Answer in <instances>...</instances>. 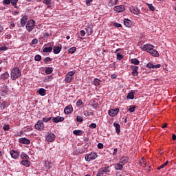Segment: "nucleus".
Returning a JSON list of instances; mask_svg holds the SVG:
<instances>
[{
    "instance_id": "28",
    "label": "nucleus",
    "mask_w": 176,
    "mask_h": 176,
    "mask_svg": "<svg viewBox=\"0 0 176 176\" xmlns=\"http://www.w3.org/2000/svg\"><path fill=\"white\" fill-rule=\"evenodd\" d=\"M73 80L74 77H71L67 74L65 78V82H66V83H71V82H72Z\"/></svg>"
},
{
    "instance_id": "59",
    "label": "nucleus",
    "mask_w": 176,
    "mask_h": 176,
    "mask_svg": "<svg viewBox=\"0 0 176 176\" xmlns=\"http://www.w3.org/2000/svg\"><path fill=\"white\" fill-rule=\"evenodd\" d=\"M91 2H93V0H86V5L87 6H90L91 4Z\"/></svg>"
},
{
    "instance_id": "51",
    "label": "nucleus",
    "mask_w": 176,
    "mask_h": 176,
    "mask_svg": "<svg viewBox=\"0 0 176 176\" xmlns=\"http://www.w3.org/2000/svg\"><path fill=\"white\" fill-rule=\"evenodd\" d=\"M89 129H96L97 127V124L96 123H92L89 126Z\"/></svg>"
},
{
    "instance_id": "46",
    "label": "nucleus",
    "mask_w": 176,
    "mask_h": 176,
    "mask_svg": "<svg viewBox=\"0 0 176 176\" xmlns=\"http://www.w3.org/2000/svg\"><path fill=\"white\" fill-rule=\"evenodd\" d=\"M52 117L43 118V122H44V123H47V122H50V120H52Z\"/></svg>"
},
{
    "instance_id": "38",
    "label": "nucleus",
    "mask_w": 176,
    "mask_h": 176,
    "mask_svg": "<svg viewBox=\"0 0 176 176\" xmlns=\"http://www.w3.org/2000/svg\"><path fill=\"white\" fill-rule=\"evenodd\" d=\"M100 83H101V80L98 78H95L94 80V85L95 86H99Z\"/></svg>"
},
{
    "instance_id": "50",
    "label": "nucleus",
    "mask_w": 176,
    "mask_h": 176,
    "mask_svg": "<svg viewBox=\"0 0 176 176\" xmlns=\"http://www.w3.org/2000/svg\"><path fill=\"white\" fill-rule=\"evenodd\" d=\"M6 107V102H3L1 104L0 108L1 109H5Z\"/></svg>"
},
{
    "instance_id": "63",
    "label": "nucleus",
    "mask_w": 176,
    "mask_h": 176,
    "mask_svg": "<svg viewBox=\"0 0 176 176\" xmlns=\"http://www.w3.org/2000/svg\"><path fill=\"white\" fill-rule=\"evenodd\" d=\"M117 76H116V74H112L111 76V79H116V78H117Z\"/></svg>"
},
{
    "instance_id": "9",
    "label": "nucleus",
    "mask_w": 176,
    "mask_h": 176,
    "mask_svg": "<svg viewBox=\"0 0 176 176\" xmlns=\"http://www.w3.org/2000/svg\"><path fill=\"white\" fill-rule=\"evenodd\" d=\"M115 12H117V13H122V12H124L126 10V8L123 5L117 6L114 7Z\"/></svg>"
},
{
    "instance_id": "22",
    "label": "nucleus",
    "mask_w": 176,
    "mask_h": 176,
    "mask_svg": "<svg viewBox=\"0 0 176 176\" xmlns=\"http://www.w3.org/2000/svg\"><path fill=\"white\" fill-rule=\"evenodd\" d=\"M114 127H116V133L118 135L120 133V124L118 123H114L113 124Z\"/></svg>"
},
{
    "instance_id": "24",
    "label": "nucleus",
    "mask_w": 176,
    "mask_h": 176,
    "mask_svg": "<svg viewBox=\"0 0 176 176\" xmlns=\"http://www.w3.org/2000/svg\"><path fill=\"white\" fill-rule=\"evenodd\" d=\"M134 94H135V92L131 91L128 94L126 98H128V100H134Z\"/></svg>"
},
{
    "instance_id": "60",
    "label": "nucleus",
    "mask_w": 176,
    "mask_h": 176,
    "mask_svg": "<svg viewBox=\"0 0 176 176\" xmlns=\"http://www.w3.org/2000/svg\"><path fill=\"white\" fill-rule=\"evenodd\" d=\"M98 148L99 149H102V148H104V144H102V143H98Z\"/></svg>"
},
{
    "instance_id": "8",
    "label": "nucleus",
    "mask_w": 176,
    "mask_h": 176,
    "mask_svg": "<svg viewBox=\"0 0 176 176\" xmlns=\"http://www.w3.org/2000/svg\"><path fill=\"white\" fill-rule=\"evenodd\" d=\"M119 108L117 109H111L109 111V116H111V118H114V116H116L119 113Z\"/></svg>"
},
{
    "instance_id": "15",
    "label": "nucleus",
    "mask_w": 176,
    "mask_h": 176,
    "mask_svg": "<svg viewBox=\"0 0 176 176\" xmlns=\"http://www.w3.org/2000/svg\"><path fill=\"white\" fill-rule=\"evenodd\" d=\"M27 20H28V16L27 15H24L21 19V26L24 27L25 24L27 23Z\"/></svg>"
},
{
    "instance_id": "18",
    "label": "nucleus",
    "mask_w": 176,
    "mask_h": 176,
    "mask_svg": "<svg viewBox=\"0 0 176 176\" xmlns=\"http://www.w3.org/2000/svg\"><path fill=\"white\" fill-rule=\"evenodd\" d=\"M10 155L11 157H12V159H17L19 157V152L16 151H14V150H12L10 152Z\"/></svg>"
},
{
    "instance_id": "61",
    "label": "nucleus",
    "mask_w": 176,
    "mask_h": 176,
    "mask_svg": "<svg viewBox=\"0 0 176 176\" xmlns=\"http://www.w3.org/2000/svg\"><path fill=\"white\" fill-rule=\"evenodd\" d=\"M3 3H5V5H10V0H3Z\"/></svg>"
},
{
    "instance_id": "27",
    "label": "nucleus",
    "mask_w": 176,
    "mask_h": 176,
    "mask_svg": "<svg viewBox=\"0 0 176 176\" xmlns=\"http://www.w3.org/2000/svg\"><path fill=\"white\" fill-rule=\"evenodd\" d=\"M38 94H40V96H42L43 97L44 96H46V89L41 88L38 89Z\"/></svg>"
},
{
    "instance_id": "52",
    "label": "nucleus",
    "mask_w": 176,
    "mask_h": 176,
    "mask_svg": "<svg viewBox=\"0 0 176 176\" xmlns=\"http://www.w3.org/2000/svg\"><path fill=\"white\" fill-rule=\"evenodd\" d=\"M10 2L12 6H14V5H17V2H19V0H10Z\"/></svg>"
},
{
    "instance_id": "16",
    "label": "nucleus",
    "mask_w": 176,
    "mask_h": 176,
    "mask_svg": "<svg viewBox=\"0 0 176 176\" xmlns=\"http://www.w3.org/2000/svg\"><path fill=\"white\" fill-rule=\"evenodd\" d=\"M52 120L54 123H58L60 122H64V118L60 116L53 117Z\"/></svg>"
},
{
    "instance_id": "11",
    "label": "nucleus",
    "mask_w": 176,
    "mask_h": 176,
    "mask_svg": "<svg viewBox=\"0 0 176 176\" xmlns=\"http://www.w3.org/2000/svg\"><path fill=\"white\" fill-rule=\"evenodd\" d=\"M19 144H25V145H30L31 144V141L30 139H27L25 138H21L19 139Z\"/></svg>"
},
{
    "instance_id": "23",
    "label": "nucleus",
    "mask_w": 176,
    "mask_h": 176,
    "mask_svg": "<svg viewBox=\"0 0 176 176\" xmlns=\"http://www.w3.org/2000/svg\"><path fill=\"white\" fill-rule=\"evenodd\" d=\"M118 2H119V0H109L108 6H115V5H118Z\"/></svg>"
},
{
    "instance_id": "25",
    "label": "nucleus",
    "mask_w": 176,
    "mask_h": 176,
    "mask_svg": "<svg viewBox=\"0 0 176 176\" xmlns=\"http://www.w3.org/2000/svg\"><path fill=\"white\" fill-rule=\"evenodd\" d=\"M149 53L153 57H159V52L156 51V50H154L153 48V50L151 51Z\"/></svg>"
},
{
    "instance_id": "39",
    "label": "nucleus",
    "mask_w": 176,
    "mask_h": 176,
    "mask_svg": "<svg viewBox=\"0 0 176 176\" xmlns=\"http://www.w3.org/2000/svg\"><path fill=\"white\" fill-rule=\"evenodd\" d=\"M45 166L46 168H52V162H50L49 161H46Z\"/></svg>"
},
{
    "instance_id": "64",
    "label": "nucleus",
    "mask_w": 176,
    "mask_h": 176,
    "mask_svg": "<svg viewBox=\"0 0 176 176\" xmlns=\"http://www.w3.org/2000/svg\"><path fill=\"white\" fill-rule=\"evenodd\" d=\"M116 176H122V173L120 172H117L116 174Z\"/></svg>"
},
{
    "instance_id": "36",
    "label": "nucleus",
    "mask_w": 176,
    "mask_h": 176,
    "mask_svg": "<svg viewBox=\"0 0 176 176\" xmlns=\"http://www.w3.org/2000/svg\"><path fill=\"white\" fill-rule=\"evenodd\" d=\"M8 78H9V73H4L1 76V79H3V80H5V79H8Z\"/></svg>"
},
{
    "instance_id": "40",
    "label": "nucleus",
    "mask_w": 176,
    "mask_h": 176,
    "mask_svg": "<svg viewBox=\"0 0 176 176\" xmlns=\"http://www.w3.org/2000/svg\"><path fill=\"white\" fill-rule=\"evenodd\" d=\"M53 80V76H47L45 78V82H50Z\"/></svg>"
},
{
    "instance_id": "6",
    "label": "nucleus",
    "mask_w": 176,
    "mask_h": 176,
    "mask_svg": "<svg viewBox=\"0 0 176 176\" xmlns=\"http://www.w3.org/2000/svg\"><path fill=\"white\" fill-rule=\"evenodd\" d=\"M34 127L36 130H40V131H42V130L45 129V124H43V122L38 120Z\"/></svg>"
},
{
    "instance_id": "21",
    "label": "nucleus",
    "mask_w": 176,
    "mask_h": 176,
    "mask_svg": "<svg viewBox=\"0 0 176 176\" xmlns=\"http://www.w3.org/2000/svg\"><path fill=\"white\" fill-rule=\"evenodd\" d=\"M124 24L125 27L130 28V27H131L132 23H131V21H130L129 19H124Z\"/></svg>"
},
{
    "instance_id": "31",
    "label": "nucleus",
    "mask_w": 176,
    "mask_h": 176,
    "mask_svg": "<svg viewBox=\"0 0 176 176\" xmlns=\"http://www.w3.org/2000/svg\"><path fill=\"white\" fill-rule=\"evenodd\" d=\"M73 134H74L75 135H82V134H83V131H82V130H74L73 131Z\"/></svg>"
},
{
    "instance_id": "54",
    "label": "nucleus",
    "mask_w": 176,
    "mask_h": 176,
    "mask_svg": "<svg viewBox=\"0 0 176 176\" xmlns=\"http://www.w3.org/2000/svg\"><path fill=\"white\" fill-rule=\"evenodd\" d=\"M113 26L116 27V28H120L122 27V24L118 23H114Z\"/></svg>"
},
{
    "instance_id": "2",
    "label": "nucleus",
    "mask_w": 176,
    "mask_h": 176,
    "mask_svg": "<svg viewBox=\"0 0 176 176\" xmlns=\"http://www.w3.org/2000/svg\"><path fill=\"white\" fill-rule=\"evenodd\" d=\"M111 174V167L107 166L100 168L97 173V176H102V175H110Z\"/></svg>"
},
{
    "instance_id": "26",
    "label": "nucleus",
    "mask_w": 176,
    "mask_h": 176,
    "mask_svg": "<svg viewBox=\"0 0 176 176\" xmlns=\"http://www.w3.org/2000/svg\"><path fill=\"white\" fill-rule=\"evenodd\" d=\"M123 166H124V165H122L120 162H119L118 164H116L114 165V167H115L116 170H123Z\"/></svg>"
},
{
    "instance_id": "19",
    "label": "nucleus",
    "mask_w": 176,
    "mask_h": 176,
    "mask_svg": "<svg viewBox=\"0 0 176 176\" xmlns=\"http://www.w3.org/2000/svg\"><path fill=\"white\" fill-rule=\"evenodd\" d=\"M21 164L25 166V167H30L31 166V162L28 160H23L21 162Z\"/></svg>"
},
{
    "instance_id": "45",
    "label": "nucleus",
    "mask_w": 176,
    "mask_h": 176,
    "mask_svg": "<svg viewBox=\"0 0 176 176\" xmlns=\"http://www.w3.org/2000/svg\"><path fill=\"white\" fill-rule=\"evenodd\" d=\"M51 61H52V58H50V57H46V58L44 59V63H45V64H47V63H51Z\"/></svg>"
},
{
    "instance_id": "4",
    "label": "nucleus",
    "mask_w": 176,
    "mask_h": 176,
    "mask_svg": "<svg viewBox=\"0 0 176 176\" xmlns=\"http://www.w3.org/2000/svg\"><path fill=\"white\" fill-rule=\"evenodd\" d=\"M97 153H91L85 157L86 162H91L97 157Z\"/></svg>"
},
{
    "instance_id": "1",
    "label": "nucleus",
    "mask_w": 176,
    "mask_h": 176,
    "mask_svg": "<svg viewBox=\"0 0 176 176\" xmlns=\"http://www.w3.org/2000/svg\"><path fill=\"white\" fill-rule=\"evenodd\" d=\"M21 76V71L19 67H14L11 71V79L12 80H16L19 77Z\"/></svg>"
},
{
    "instance_id": "62",
    "label": "nucleus",
    "mask_w": 176,
    "mask_h": 176,
    "mask_svg": "<svg viewBox=\"0 0 176 176\" xmlns=\"http://www.w3.org/2000/svg\"><path fill=\"white\" fill-rule=\"evenodd\" d=\"M116 153H118V148H116L113 149V155L115 156V155H116Z\"/></svg>"
},
{
    "instance_id": "7",
    "label": "nucleus",
    "mask_w": 176,
    "mask_h": 176,
    "mask_svg": "<svg viewBox=\"0 0 176 176\" xmlns=\"http://www.w3.org/2000/svg\"><path fill=\"white\" fill-rule=\"evenodd\" d=\"M153 45L151 44H146L142 47V50L149 53L153 50Z\"/></svg>"
},
{
    "instance_id": "10",
    "label": "nucleus",
    "mask_w": 176,
    "mask_h": 176,
    "mask_svg": "<svg viewBox=\"0 0 176 176\" xmlns=\"http://www.w3.org/2000/svg\"><path fill=\"white\" fill-rule=\"evenodd\" d=\"M162 67V65L157 64V65H153V63L148 62L146 65V68L149 69H157Z\"/></svg>"
},
{
    "instance_id": "35",
    "label": "nucleus",
    "mask_w": 176,
    "mask_h": 176,
    "mask_svg": "<svg viewBox=\"0 0 176 176\" xmlns=\"http://www.w3.org/2000/svg\"><path fill=\"white\" fill-rule=\"evenodd\" d=\"M45 74L50 75L53 72V69L52 67H47L45 71Z\"/></svg>"
},
{
    "instance_id": "49",
    "label": "nucleus",
    "mask_w": 176,
    "mask_h": 176,
    "mask_svg": "<svg viewBox=\"0 0 176 176\" xmlns=\"http://www.w3.org/2000/svg\"><path fill=\"white\" fill-rule=\"evenodd\" d=\"M68 76L74 78V75H75V71H71L67 73Z\"/></svg>"
},
{
    "instance_id": "17",
    "label": "nucleus",
    "mask_w": 176,
    "mask_h": 176,
    "mask_svg": "<svg viewBox=\"0 0 176 176\" xmlns=\"http://www.w3.org/2000/svg\"><path fill=\"white\" fill-rule=\"evenodd\" d=\"M63 47L60 46H54L53 48V52L54 54H58L61 52Z\"/></svg>"
},
{
    "instance_id": "58",
    "label": "nucleus",
    "mask_w": 176,
    "mask_h": 176,
    "mask_svg": "<svg viewBox=\"0 0 176 176\" xmlns=\"http://www.w3.org/2000/svg\"><path fill=\"white\" fill-rule=\"evenodd\" d=\"M80 36H85V35H86V32H85V30H80Z\"/></svg>"
},
{
    "instance_id": "48",
    "label": "nucleus",
    "mask_w": 176,
    "mask_h": 176,
    "mask_svg": "<svg viewBox=\"0 0 176 176\" xmlns=\"http://www.w3.org/2000/svg\"><path fill=\"white\" fill-rule=\"evenodd\" d=\"M9 129H10V126H9V124H6V125H3V130H4V131H8Z\"/></svg>"
},
{
    "instance_id": "41",
    "label": "nucleus",
    "mask_w": 176,
    "mask_h": 176,
    "mask_svg": "<svg viewBox=\"0 0 176 176\" xmlns=\"http://www.w3.org/2000/svg\"><path fill=\"white\" fill-rule=\"evenodd\" d=\"M43 3L47 5V6H50V5H52V0H44Z\"/></svg>"
},
{
    "instance_id": "57",
    "label": "nucleus",
    "mask_w": 176,
    "mask_h": 176,
    "mask_svg": "<svg viewBox=\"0 0 176 176\" xmlns=\"http://www.w3.org/2000/svg\"><path fill=\"white\" fill-rule=\"evenodd\" d=\"M32 45H38V40L36 38H34L32 41Z\"/></svg>"
},
{
    "instance_id": "14",
    "label": "nucleus",
    "mask_w": 176,
    "mask_h": 176,
    "mask_svg": "<svg viewBox=\"0 0 176 176\" xmlns=\"http://www.w3.org/2000/svg\"><path fill=\"white\" fill-rule=\"evenodd\" d=\"M64 112L66 115H69V113H72L74 112V108L72 107V105H68L67 106L65 109Z\"/></svg>"
},
{
    "instance_id": "47",
    "label": "nucleus",
    "mask_w": 176,
    "mask_h": 176,
    "mask_svg": "<svg viewBox=\"0 0 176 176\" xmlns=\"http://www.w3.org/2000/svg\"><path fill=\"white\" fill-rule=\"evenodd\" d=\"M35 61H41L42 60V56L41 55H36L34 56Z\"/></svg>"
},
{
    "instance_id": "34",
    "label": "nucleus",
    "mask_w": 176,
    "mask_h": 176,
    "mask_svg": "<svg viewBox=\"0 0 176 176\" xmlns=\"http://www.w3.org/2000/svg\"><path fill=\"white\" fill-rule=\"evenodd\" d=\"M76 52V47H72L68 50V53L70 54H74Z\"/></svg>"
},
{
    "instance_id": "29",
    "label": "nucleus",
    "mask_w": 176,
    "mask_h": 176,
    "mask_svg": "<svg viewBox=\"0 0 176 176\" xmlns=\"http://www.w3.org/2000/svg\"><path fill=\"white\" fill-rule=\"evenodd\" d=\"M85 31L87 34L88 36H90L93 34V28H90V27H87L86 29H85Z\"/></svg>"
},
{
    "instance_id": "13",
    "label": "nucleus",
    "mask_w": 176,
    "mask_h": 176,
    "mask_svg": "<svg viewBox=\"0 0 176 176\" xmlns=\"http://www.w3.org/2000/svg\"><path fill=\"white\" fill-rule=\"evenodd\" d=\"M130 12L131 13H133L134 14L138 15V14H140L141 10L140 9H138V8L136 6H131L130 8Z\"/></svg>"
},
{
    "instance_id": "55",
    "label": "nucleus",
    "mask_w": 176,
    "mask_h": 176,
    "mask_svg": "<svg viewBox=\"0 0 176 176\" xmlns=\"http://www.w3.org/2000/svg\"><path fill=\"white\" fill-rule=\"evenodd\" d=\"M82 104H83V102L82 101V100H78L76 102V105H77V107H80Z\"/></svg>"
},
{
    "instance_id": "5",
    "label": "nucleus",
    "mask_w": 176,
    "mask_h": 176,
    "mask_svg": "<svg viewBox=\"0 0 176 176\" xmlns=\"http://www.w3.org/2000/svg\"><path fill=\"white\" fill-rule=\"evenodd\" d=\"M56 140V135L53 133H50L46 135L45 140L47 142H53Z\"/></svg>"
},
{
    "instance_id": "43",
    "label": "nucleus",
    "mask_w": 176,
    "mask_h": 176,
    "mask_svg": "<svg viewBox=\"0 0 176 176\" xmlns=\"http://www.w3.org/2000/svg\"><path fill=\"white\" fill-rule=\"evenodd\" d=\"M123 58H124L123 55L120 54V53H117V60L120 61V60H123Z\"/></svg>"
},
{
    "instance_id": "44",
    "label": "nucleus",
    "mask_w": 176,
    "mask_h": 176,
    "mask_svg": "<svg viewBox=\"0 0 176 176\" xmlns=\"http://www.w3.org/2000/svg\"><path fill=\"white\" fill-rule=\"evenodd\" d=\"M146 5L148 6V8L150 9V10H151V12H155V7L153 6V5L148 3H146Z\"/></svg>"
},
{
    "instance_id": "12",
    "label": "nucleus",
    "mask_w": 176,
    "mask_h": 176,
    "mask_svg": "<svg viewBox=\"0 0 176 176\" xmlns=\"http://www.w3.org/2000/svg\"><path fill=\"white\" fill-rule=\"evenodd\" d=\"M138 66L131 65V69L132 70V75L133 76H138Z\"/></svg>"
},
{
    "instance_id": "3",
    "label": "nucleus",
    "mask_w": 176,
    "mask_h": 176,
    "mask_svg": "<svg viewBox=\"0 0 176 176\" xmlns=\"http://www.w3.org/2000/svg\"><path fill=\"white\" fill-rule=\"evenodd\" d=\"M35 28V21L33 19L29 20L26 23V30L28 32H31Z\"/></svg>"
},
{
    "instance_id": "30",
    "label": "nucleus",
    "mask_w": 176,
    "mask_h": 176,
    "mask_svg": "<svg viewBox=\"0 0 176 176\" xmlns=\"http://www.w3.org/2000/svg\"><path fill=\"white\" fill-rule=\"evenodd\" d=\"M21 159H23V160H28V159H30V157L28 156V155H27L25 153H22L21 154Z\"/></svg>"
},
{
    "instance_id": "42",
    "label": "nucleus",
    "mask_w": 176,
    "mask_h": 176,
    "mask_svg": "<svg viewBox=\"0 0 176 176\" xmlns=\"http://www.w3.org/2000/svg\"><path fill=\"white\" fill-rule=\"evenodd\" d=\"M168 164V161H166L165 163H164L162 165H161L160 166H159L157 168V170H162V168H164V167H166V166H167Z\"/></svg>"
},
{
    "instance_id": "32",
    "label": "nucleus",
    "mask_w": 176,
    "mask_h": 176,
    "mask_svg": "<svg viewBox=\"0 0 176 176\" xmlns=\"http://www.w3.org/2000/svg\"><path fill=\"white\" fill-rule=\"evenodd\" d=\"M131 63L132 64H134V65H140V60H138V59H137V58H132L131 60Z\"/></svg>"
},
{
    "instance_id": "53",
    "label": "nucleus",
    "mask_w": 176,
    "mask_h": 176,
    "mask_svg": "<svg viewBox=\"0 0 176 176\" xmlns=\"http://www.w3.org/2000/svg\"><path fill=\"white\" fill-rule=\"evenodd\" d=\"M8 50V47L3 46V47H0V52H6Z\"/></svg>"
},
{
    "instance_id": "20",
    "label": "nucleus",
    "mask_w": 176,
    "mask_h": 176,
    "mask_svg": "<svg viewBox=\"0 0 176 176\" xmlns=\"http://www.w3.org/2000/svg\"><path fill=\"white\" fill-rule=\"evenodd\" d=\"M127 162H129V158L126 156L121 157L120 160V163L124 166L126 164V163H127Z\"/></svg>"
},
{
    "instance_id": "37",
    "label": "nucleus",
    "mask_w": 176,
    "mask_h": 176,
    "mask_svg": "<svg viewBox=\"0 0 176 176\" xmlns=\"http://www.w3.org/2000/svg\"><path fill=\"white\" fill-rule=\"evenodd\" d=\"M135 108H137V106L133 105V106H129V109H128V111H129V112L133 113L135 111Z\"/></svg>"
},
{
    "instance_id": "33",
    "label": "nucleus",
    "mask_w": 176,
    "mask_h": 176,
    "mask_svg": "<svg viewBox=\"0 0 176 176\" xmlns=\"http://www.w3.org/2000/svg\"><path fill=\"white\" fill-rule=\"evenodd\" d=\"M52 50H53V47H49L43 48V52L44 53H50V52H52Z\"/></svg>"
},
{
    "instance_id": "56",
    "label": "nucleus",
    "mask_w": 176,
    "mask_h": 176,
    "mask_svg": "<svg viewBox=\"0 0 176 176\" xmlns=\"http://www.w3.org/2000/svg\"><path fill=\"white\" fill-rule=\"evenodd\" d=\"M77 122H83V118L81 116H78L76 118Z\"/></svg>"
}]
</instances>
